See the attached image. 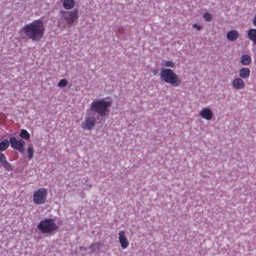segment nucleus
I'll return each mask as SVG.
<instances>
[{"label":"nucleus","instance_id":"4be33fe9","mask_svg":"<svg viewBox=\"0 0 256 256\" xmlns=\"http://www.w3.org/2000/svg\"><path fill=\"white\" fill-rule=\"evenodd\" d=\"M68 84L67 80L65 79L61 80L58 83V86L60 88L66 87Z\"/></svg>","mask_w":256,"mask_h":256},{"label":"nucleus","instance_id":"dca6fc26","mask_svg":"<svg viewBox=\"0 0 256 256\" xmlns=\"http://www.w3.org/2000/svg\"><path fill=\"white\" fill-rule=\"evenodd\" d=\"M102 246V244L101 242H95L92 244L90 247V252L91 253L98 252Z\"/></svg>","mask_w":256,"mask_h":256},{"label":"nucleus","instance_id":"aec40b11","mask_svg":"<svg viewBox=\"0 0 256 256\" xmlns=\"http://www.w3.org/2000/svg\"><path fill=\"white\" fill-rule=\"evenodd\" d=\"M9 142L10 144H22L20 140H18L15 137H11Z\"/></svg>","mask_w":256,"mask_h":256},{"label":"nucleus","instance_id":"423d86ee","mask_svg":"<svg viewBox=\"0 0 256 256\" xmlns=\"http://www.w3.org/2000/svg\"><path fill=\"white\" fill-rule=\"evenodd\" d=\"M60 13L61 14V18L64 20L68 24H73L78 18V10H62Z\"/></svg>","mask_w":256,"mask_h":256},{"label":"nucleus","instance_id":"1a4fd4ad","mask_svg":"<svg viewBox=\"0 0 256 256\" xmlns=\"http://www.w3.org/2000/svg\"><path fill=\"white\" fill-rule=\"evenodd\" d=\"M200 115L202 118L207 120H210L213 116L212 112L208 108H203L200 112Z\"/></svg>","mask_w":256,"mask_h":256},{"label":"nucleus","instance_id":"5701e85b","mask_svg":"<svg viewBox=\"0 0 256 256\" xmlns=\"http://www.w3.org/2000/svg\"><path fill=\"white\" fill-rule=\"evenodd\" d=\"M12 146L14 148L18 150L20 152H22L24 150V145H12Z\"/></svg>","mask_w":256,"mask_h":256},{"label":"nucleus","instance_id":"f257e3e1","mask_svg":"<svg viewBox=\"0 0 256 256\" xmlns=\"http://www.w3.org/2000/svg\"><path fill=\"white\" fill-rule=\"evenodd\" d=\"M44 23L41 18L34 20L24 24L20 30V34L32 42H39L44 36Z\"/></svg>","mask_w":256,"mask_h":256},{"label":"nucleus","instance_id":"f8f14e48","mask_svg":"<svg viewBox=\"0 0 256 256\" xmlns=\"http://www.w3.org/2000/svg\"><path fill=\"white\" fill-rule=\"evenodd\" d=\"M250 70L248 68L243 67L239 70V78H248L250 75Z\"/></svg>","mask_w":256,"mask_h":256},{"label":"nucleus","instance_id":"2eb2a0df","mask_svg":"<svg viewBox=\"0 0 256 256\" xmlns=\"http://www.w3.org/2000/svg\"><path fill=\"white\" fill-rule=\"evenodd\" d=\"M62 5L66 10H70L74 8L75 2L74 0H64Z\"/></svg>","mask_w":256,"mask_h":256},{"label":"nucleus","instance_id":"b1692460","mask_svg":"<svg viewBox=\"0 0 256 256\" xmlns=\"http://www.w3.org/2000/svg\"><path fill=\"white\" fill-rule=\"evenodd\" d=\"M3 166L8 170H12L11 166L8 163V162L6 160L4 162L2 163Z\"/></svg>","mask_w":256,"mask_h":256},{"label":"nucleus","instance_id":"4468645a","mask_svg":"<svg viewBox=\"0 0 256 256\" xmlns=\"http://www.w3.org/2000/svg\"><path fill=\"white\" fill-rule=\"evenodd\" d=\"M240 62L243 66H248L252 62V58L248 54H244L240 58Z\"/></svg>","mask_w":256,"mask_h":256},{"label":"nucleus","instance_id":"9d476101","mask_svg":"<svg viewBox=\"0 0 256 256\" xmlns=\"http://www.w3.org/2000/svg\"><path fill=\"white\" fill-rule=\"evenodd\" d=\"M232 86L235 90H242L245 86V84L242 78H236L232 80Z\"/></svg>","mask_w":256,"mask_h":256},{"label":"nucleus","instance_id":"c756f323","mask_svg":"<svg viewBox=\"0 0 256 256\" xmlns=\"http://www.w3.org/2000/svg\"><path fill=\"white\" fill-rule=\"evenodd\" d=\"M0 116H5L4 114H0Z\"/></svg>","mask_w":256,"mask_h":256},{"label":"nucleus","instance_id":"ddd939ff","mask_svg":"<svg viewBox=\"0 0 256 256\" xmlns=\"http://www.w3.org/2000/svg\"><path fill=\"white\" fill-rule=\"evenodd\" d=\"M248 38L252 41L254 44H256V30L250 29L248 32Z\"/></svg>","mask_w":256,"mask_h":256},{"label":"nucleus","instance_id":"0eeeda50","mask_svg":"<svg viewBox=\"0 0 256 256\" xmlns=\"http://www.w3.org/2000/svg\"><path fill=\"white\" fill-rule=\"evenodd\" d=\"M96 122V118L90 114L87 116L84 120L82 122L81 126L84 130H92L95 127Z\"/></svg>","mask_w":256,"mask_h":256},{"label":"nucleus","instance_id":"a211bd4d","mask_svg":"<svg viewBox=\"0 0 256 256\" xmlns=\"http://www.w3.org/2000/svg\"><path fill=\"white\" fill-rule=\"evenodd\" d=\"M162 65L166 67H168V68H174L176 66L174 62L172 60L164 61V63L162 64Z\"/></svg>","mask_w":256,"mask_h":256},{"label":"nucleus","instance_id":"39448f33","mask_svg":"<svg viewBox=\"0 0 256 256\" xmlns=\"http://www.w3.org/2000/svg\"><path fill=\"white\" fill-rule=\"evenodd\" d=\"M48 192V190L46 188H38L34 193L32 196L34 202L38 205L44 204L46 200Z\"/></svg>","mask_w":256,"mask_h":256},{"label":"nucleus","instance_id":"bb28decb","mask_svg":"<svg viewBox=\"0 0 256 256\" xmlns=\"http://www.w3.org/2000/svg\"><path fill=\"white\" fill-rule=\"evenodd\" d=\"M192 27L194 28H196L198 30H200L202 27L200 26V25H198V24H194L192 25Z\"/></svg>","mask_w":256,"mask_h":256},{"label":"nucleus","instance_id":"f03ea898","mask_svg":"<svg viewBox=\"0 0 256 256\" xmlns=\"http://www.w3.org/2000/svg\"><path fill=\"white\" fill-rule=\"evenodd\" d=\"M111 106V102L102 98L94 100L91 103L90 108L92 112L96 113L99 116L104 117L108 114L109 108Z\"/></svg>","mask_w":256,"mask_h":256},{"label":"nucleus","instance_id":"7ed1b4c3","mask_svg":"<svg viewBox=\"0 0 256 256\" xmlns=\"http://www.w3.org/2000/svg\"><path fill=\"white\" fill-rule=\"evenodd\" d=\"M160 79L174 86H178L180 84L178 76L170 68H162L160 74Z\"/></svg>","mask_w":256,"mask_h":256},{"label":"nucleus","instance_id":"c85d7f7f","mask_svg":"<svg viewBox=\"0 0 256 256\" xmlns=\"http://www.w3.org/2000/svg\"><path fill=\"white\" fill-rule=\"evenodd\" d=\"M253 23H254V24L255 26H256V15L254 18Z\"/></svg>","mask_w":256,"mask_h":256},{"label":"nucleus","instance_id":"20e7f679","mask_svg":"<svg viewBox=\"0 0 256 256\" xmlns=\"http://www.w3.org/2000/svg\"><path fill=\"white\" fill-rule=\"evenodd\" d=\"M37 227L42 234H54L59 228L52 218H46L40 220Z\"/></svg>","mask_w":256,"mask_h":256},{"label":"nucleus","instance_id":"f3484780","mask_svg":"<svg viewBox=\"0 0 256 256\" xmlns=\"http://www.w3.org/2000/svg\"><path fill=\"white\" fill-rule=\"evenodd\" d=\"M20 136L23 139L28 140L30 138V135L26 130L22 129L20 130Z\"/></svg>","mask_w":256,"mask_h":256},{"label":"nucleus","instance_id":"6e6552de","mask_svg":"<svg viewBox=\"0 0 256 256\" xmlns=\"http://www.w3.org/2000/svg\"><path fill=\"white\" fill-rule=\"evenodd\" d=\"M118 240L120 244L121 247L123 249L128 248L129 244V242L126 236V232L124 230H120L118 232Z\"/></svg>","mask_w":256,"mask_h":256},{"label":"nucleus","instance_id":"412c9836","mask_svg":"<svg viewBox=\"0 0 256 256\" xmlns=\"http://www.w3.org/2000/svg\"><path fill=\"white\" fill-rule=\"evenodd\" d=\"M203 18L207 22H210L212 20V15L208 12H206L204 14Z\"/></svg>","mask_w":256,"mask_h":256},{"label":"nucleus","instance_id":"a878e982","mask_svg":"<svg viewBox=\"0 0 256 256\" xmlns=\"http://www.w3.org/2000/svg\"><path fill=\"white\" fill-rule=\"evenodd\" d=\"M9 145H0V150L3 151L6 150Z\"/></svg>","mask_w":256,"mask_h":256},{"label":"nucleus","instance_id":"cd10ccee","mask_svg":"<svg viewBox=\"0 0 256 256\" xmlns=\"http://www.w3.org/2000/svg\"><path fill=\"white\" fill-rule=\"evenodd\" d=\"M0 144H10V142L8 139H5L0 142Z\"/></svg>","mask_w":256,"mask_h":256},{"label":"nucleus","instance_id":"9b49d317","mask_svg":"<svg viewBox=\"0 0 256 256\" xmlns=\"http://www.w3.org/2000/svg\"><path fill=\"white\" fill-rule=\"evenodd\" d=\"M240 34L236 30H232L228 32L226 34L227 38L230 41H234L238 38Z\"/></svg>","mask_w":256,"mask_h":256},{"label":"nucleus","instance_id":"393cba45","mask_svg":"<svg viewBox=\"0 0 256 256\" xmlns=\"http://www.w3.org/2000/svg\"><path fill=\"white\" fill-rule=\"evenodd\" d=\"M6 160L5 156L0 152V162H1L2 164L6 162Z\"/></svg>","mask_w":256,"mask_h":256},{"label":"nucleus","instance_id":"6ab92c4d","mask_svg":"<svg viewBox=\"0 0 256 256\" xmlns=\"http://www.w3.org/2000/svg\"><path fill=\"white\" fill-rule=\"evenodd\" d=\"M27 153L28 159L29 160H30L32 158L34 155V148L32 146L28 147Z\"/></svg>","mask_w":256,"mask_h":256}]
</instances>
